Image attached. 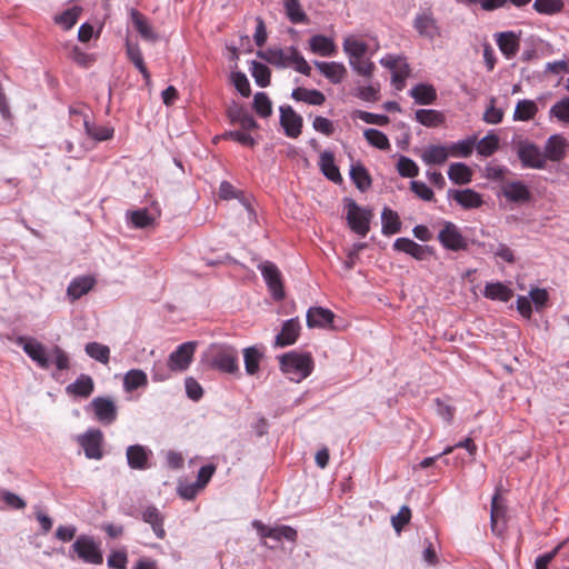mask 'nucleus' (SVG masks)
<instances>
[{"instance_id": "nucleus-64", "label": "nucleus", "mask_w": 569, "mask_h": 569, "mask_svg": "<svg viewBox=\"0 0 569 569\" xmlns=\"http://www.w3.org/2000/svg\"><path fill=\"white\" fill-rule=\"evenodd\" d=\"M411 518V510L407 506H402L399 512L392 517L391 522L397 532H400L402 528L409 523Z\"/></svg>"}, {"instance_id": "nucleus-30", "label": "nucleus", "mask_w": 569, "mask_h": 569, "mask_svg": "<svg viewBox=\"0 0 569 569\" xmlns=\"http://www.w3.org/2000/svg\"><path fill=\"white\" fill-rule=\"evenodd\" d=\"M94 385L90 376L81 375L73 383H70L66 390L69 395L88 398L93 391Z\"/></svg>"}, {"instance_id": "nucleus-49", "label": "nucleus", "mask_w": 569, "mask_h": 569, "mask_svg": "<svg viewBox=\"0 0 569 569\" xmlns=\"http://www.w3.org/2000/svg\"><path fill=\"white\" fill-rule=\"evenodd\" d=\"M81 12V7H72L71 9L66 10L61 14L56 16L54 22L62 26L66 30H69L77 23Z\"/></svg>"}, {"instance_id": "nucleus-52", "label": "nucleus", "mask_w": 569, "mask_h": 569, "mask_svg": "<svg viewBox=\"0 0 569 569\" xmlns=\"http://www.w3.org/2000/svg\"><path fill=\"white\" fill-rule=\"evenodd\" d=\"M251 73L258 86L266 88L270 84L271 72L267 66L257 61H252Z\"/></svg>"}, {"instance_id": "nucleus-38", "label": "nucleus", "mask_w": 569, "mask_h": 569, "mask_svg": "<svg viewBox=\"0 0 569 569\" xmlns=\"http://www.w3.org/2000/svg\"><path fill=\"white\" fill-rule=\"evenodd\" d=\"M538 113V106L533 100L523 99L520 100L513 112V119L516 121H529Z\"/></svg>"}, {"instance_id": "nucleus-10", "label": "nucleus", "mask_w": 569, "mask_h": 569, "mask_svg": "<svg viewBox=\"0 0 569 569\" xmlns=\"http://www.w3.org/2000/svg\"><path fill=\"white\" fill-rule=\"evenodd\" d=\"M197 343L193 341L184 342L173 351L168 359V367L171 371H183L186 370L196 351Z\"/></svg>"}, {"instance_id": "nucleus-6", "label": "nucleus", "mask_w": 569, "mask_h": 569, "mask_svg": "<svg viewBox=\"0 0 569 569\" xmlns=\"http://www.w3.org/2000/svg\"><path fill=\"white\" fill-rule=\"evenodd\" d=\"M413 27L420 37L433 41L442 36L441 27L431 11L427 10L416 16Z\"/></svg>"}, {"instance_id": "nucleus-40", "label": "nucleus", "mask_w": 569, "mask_h": 569, "mask_svg": "<svg viewBox=\"0 0 569 569\" xmlns=\"http://www.w3.org/2000/svg\"><path fill=\"white\" fill-rule=\"evenodd\" d=\"M449 179L457 184H466L471 181V169L461 162L451 163L448 170Z\"/></svg>"}, {"instance_id": "nucleus-61", "label": "nucleus", "mask_w": 569, "mask_h": 569, "mask_svg": "<svg viewBox=\"0 0 569 569\" xmlns=\"http://www.w3.org/2000/svg\"><path fill=\"white\" fill-rule=\"evenodd\" d=\"M379 83L362 86L357 89L356 96L367 102H376L379 100Z\"/></svg>"}, {"instance_id": "nucleus-42", "label": "nucleus", "mask_w": 569, "mask_h": 569, "mask_svg": "<svg viewBox=\"0 0 569 569\" xmlns=\"http://www.w3.org/2000/svg\"><path fill=\"white\" fill-rule=\"evenodd\" d=\"M382 233L395 234L400 231L401 222L397 212L385 208L381 213Z\"/></svg>"}, {"instance_id": "nucleus-47", "label": "nucleus", "mask_w": 569, "mask_h": 569, "mask_svg": "<svg viewBox=\"0 0 569 569\" xmlns=\"http://www.w3.org/2000/svg\"><path fill=\"white\" fill-rule=\"evenodd\" d=\"M562 0H535L533 9L541 14H556L563 10Z\"/></svg>"}, {"instance_id": "nucleus-32", "label": "nucleus", "mask_w": 569, "mask_h": 569, "mask_svg": "<svg viewBox=\"0 0 569 569\" xmlns=\"http://www.w3.org/2000/svg\"><path fill=\"white\" fill-rule=\"evenodd\" d=\"M128 465L132 469H146L148 467V451L140 445H133L127 449Z\"/></svg>"}, {"instance_id": "nucleus-31", "label": "nucleus", "mask_w": 569, "mask_h": 569, "mask_svg": "<svg viewBox=\"0 0 569 569\" xmlns=\"http://www.w3.org/2000/svg\"><path fill=\"white\" fill-rule=\"evenodd\" d=\"M483 296L490 300L507 302L513 297V291L502 282H491L486 284Z\"/></svg>"}, {"instance_id": "nucleus-46", "label": "nucleus", "mask_w": 569, "mask_h": 569, "mask_svg": "<svg viewBox=\"0 0 569 569\" xmlns=\"http://www.w3.org/2000/svg\"><path fill=\"white\" fill-rule=\"evenodd\" d=\"M476 142V137L458 141L448 148L449 154L467 158L472 153Z\"/></svg>"}, {"instance_id": "nucleus-22", "label": "nucleus", "mask_w": 569, "mask_h": 569, "mask_svg": "<svg viewBox=\"0 0 569 569\" xmlns=\"http://www.w3.org/2000/svg\"><path fill=\"white\" fill-rule=\"evenodd\" d=\"M393 248L398 251L410 254L417 260H422L428 253H430L428 247H423L409 238H398L393 243Z\"/></svg>"}, {"instance_id": "nucleus-16", "label": "nucleus", "mask_w": 569, "mask_h": 569, "mask_svg": "<svg viewBox=\"0 0 569 569\" xmlns=\"http://www.w3.org/2000/svg\"><path fill=\"white\" fill-rule=\"evenodd\" d=\"M506 506L496 493L491 500V530L497 536H501L506 530Z\"/></svg>"}, {"instance_id": "nucleus-15", "label": "nucleus", "mask_w": 569, "mask_h": 569, "mask_svg": "<svg viewBox=\"0 0 569 569\" xmlns=\"http://www.w3.org/2000/svg\"><path fill=\"white\" fill-rule=\"evenodd\" d=\"M280 123L290 138H298L301 133L302 118L291 107L280 108Z\"/></svg>"}, {"instance_id": "nucleus-5", "label": "nucleus", "mask_w": 569, "mask_h": 569, "mask_svg": "<svg viewBox=\"0 0 569 569\" xmlns=\"http://www.w3.org/2000/svg\"><path fill=\"white\" fill-rule=\"evenodd\" d=\"M517 154L522 166L526 168H546V157H543V152L532 142L519 141L517 143Z\"/></svg>"}, {"instance_id": "nucleus-11", "label": "nucleus", "mask_w": 569, "mask_h": 569, "mask_svg": "<svg viewBox=\"0 0 569 569\" xmlns=\"http://www.w3.org/2000/svg\"><path fill=\"white\" fill-rule=\"evenodd\" d=\"M102 432L97 429L88 430L78 438V442L83 448L86 457L97 460L102 458Z\"/></svg>"}, {"instance_id": "nucleus-36", "label": "nucleus", "mask_w": 569, "mask_h": 569, "mask_svg": "<svg viewBox=\"0 0 569 569\" xmlns=\"http://www.w3.org/2000/svg\"><path fill=\"white\" fill-rule=\"evenodd\" d=\"M452 197L465 209L479 208L482 204L481 196L472 189L453 191Z\"/></svg>"}, {"instance_id": "nucleus-58", "label": "nucleus", "mask_w": 569, "mask_h": 569, "mask_svg": "<svg viewBox=\"0 0 569 569\" xmlns=\"http://www.w3.org/2000/svg\"><path fill=\"white\" fill-rule=\"evenodd\" d=\"M84 128L86 132L92 137L94 140L103 141L108 140L113 134V129L109 127H94L92 126L89 120H84Z\"/></svg>"}, {"instance_id": "nucleus-12", "label": "nucleus", "mask_w": 569, "mask_h": 569, "mask_svg": "<svg viewBox=\"0 0 569 569\" xmlns=\"http://www.w3.org/2000/svg\"><path fill=\"white\" fill-rule=\"evenodd\" d=\"M17 342L22 346L24 352L43 369L50 365L46 347L36 339L19 337Z\"/></svg>"}, {"instance_id": "nucleus-59", "label": "nucleus", "mask_w": 569, "mask_h": 569, "mask_svg": "<svg viewBox=\"0 0 569 569\" xmlns=\"http://www.w3.org/2000/svg\"><path fill=\"white\" fill-rule=\"evenodd\" d=\"M351 68L360 76L370 78L375 70V63L365 57L350 60Z\"/></svg>"}, {"instance_id": "nucleus-13", "label": "nucleus", "mask_w": 569, "mask_h": 569, "mask_svg": "<svg viewBox=\"0 0 569 569\" xmlns=\"http://www.w3.org/2000/svg\"><path fill=\"white\" fill-rule=\"evenodd\" d=\"M568 149L569 142L565 137L561 134H552L548 138L542 152L543 157H546V161L559 162L565 159Z\"/></svg>"}, {"instance_id": "nucleus-9", "label": "nucleus", "mask_w": 569, "mask_h": 569, "mask_svg": "<svg viewBox=\"0 0 569 569\" xmlns=\"http://www.w3.org/2000/svg\"><path fill=\"white\" fill-rule=\"evenodd\" d=\"M263 279L267 282L272 297L276 300H282L284 298V289L280 270L277 266L270 261H264L259 266Z\"/></svg>"}, {"instance_id": "nucleus-20", "label": "nucleus", "mask_w": 569, "mask_h": 569, "mask_svg": "<svg viewBox=\"0 0 569 569\" xmlns=\"http://www.w3.org/2000/svg\"><path fill=\"white\" fill-rule=\"evenodd\" d=\"M315 66L321 74L335 84L340 83L347 74L346 67L340 62L315 61Z\"/></svg>"}, {"instance_id": "nucleus-48", "label": "nucleus", "mask_w": 569, "mask_h": 569, "mask_svg": "<svg viewBox=\"0 0 569 569\" xmlns=\"http://www.w3.org/2000/svg\"><path fill=\"white\" fill-rule=\"evenodd\" d=\"M363 136L372 147L380 150H388L390 148L389 139L382 131L377 129H366Z\"/></svg>"}, {"instance_id": "nucleus-41", "label": "nucleus", "mask_w": 569, "mask_h": 569, "mask_svg": "<svg viewBox=\"0 0 569 569\" xmlns=\"http://www.w3.org/2000/svg\"><path fill=\"white\" fill-rule=\"evenodd\" d=\"M343 50L350 61L365 57L368 51V44L355 37H348L343 41Z\"/></svg>"}, {"instance_id": "nucleus-39", "label": "nucleus", "mask_w": 569, "mask_h": 569, "mask_svg": "<svg viewBox=\"0 0 569 569\" xmlns=\"http://www.w3.org/2000/svg\"><path fill=\"white\" fill-rule=\"evenodd\" d=\"M320 168L322 173L331 181H341L339 169L335 164V157L330 151H323L320 154Z\"/></svg>"}, {"instance_id": "nucleus-51", "label": "nucleus", "mask_w": 569, "mask_h": 569, "mask_svg": "<svg viewBox=\"0 0 569 569\" xmlns=\"http://www.w3.org/2000/svg\"><path fill=\"white\" fill-rule=\"evenodd\" d=\"M350 176L357 188L365 191L371 186V179L363 166H353L350 170Z\"/></svg>"}, {"instance_id": "nucleus-2", "label": "nucleus", "mask_w": 569, "mask_h": 569, "mask_svg": "<svg viewBox=\"0 0 569 569\" xmlns=\"http://www.w3.org/2000/svg\"><path fill=\"white\" fill-rule=\"evenodd\" d=\"M280 365L283 372L292 375V380L297 382L307 378L312 369L313 361L309 355L289 352L280 358Z\"/></svg>"}, {"instance_id": "nucleus-28", "label": "nucleus", "mask_w": 569, "mask_h": 569, "mask_svg": "<svg viewBox=\"0 0 569 569\" xmlns=\"http://www.w3.org/2000/svg\"><path fill=\"white\" fill-rule=\"evenodd\" d=\"M142 519L144 522L151 526L153 532L159 539H163L166 537V530L163 528V516L156 507H147L142 512Z\"/></svg>"}, {"instance_id": "nucleus-17", "label": "nucleus", "mask_w": 569, "mask_h": 569, "mask_svg": "<svg viewBox=\"0 0 569 569\" xmlns=\"http://www.w3.org/2000/svg\"><path fill=\"white\" fill-rule=\"evenodd\" d=\"M501 193L511 202L523 203L530 200L531 193L521 181L506 182L501 187Z\"/></svg>"}, {"instance_id": "nucleus-54", "label": "nucleus", "mask_w": 569, "mask_h": 569, "mask_svg": "<svg viewBox=\"0 0 569 569\" xmlns=\"http://www.w3.org/2000/svg\"><path fill=\"white\" fill-rule=\"evenodd\" d=\"M550 117L558 121L569 123V97L559 100L550 108Z\"/></svg>"}, {"instance_id": "nucleus-43", "label": "nucleus", "mask_w": 569, "mask_h": 569, "mask_svg": "<svg viewBox=\"0 0 569 569\" xmlns=\"http://www.w3.org/2000/svg\"><path fill=\"white\" fill-rule=\"evenodd\" d=\"M147 382V375L140 369L129 370L123 377V387L127 391L144 387Z\"/></svg>"}, {"instance_id": "nucleus-45", "label": "nucleus", "mask_w": 569, "mask_h": 569, "mask_svg": "<svg viewBox=\"0 0 569 569\" xmlns=\"http://www.w3.org/2000/svg\"><path fill=\"white\" fill-rule=\"evenodd\" d=\"M243 358L247 373H257L262 353L256 347H248L243 350Z\"/></svg>"}, {"instance_id": "nucleus-1", "label": "nucleus", "mask_w": 569, "mask_h": 569, "mask_svg": "<svg viewBox=\"0 0 569 569\" xmlns=\"http://www.w3.org/2000/svg\"><path fill=\"white\" fill-rule=\"evenodd\" d=\"M257 56L278 68L293 67L296 71L310 76L311 67L295 47L287 49L270 48L266 51H258Z\"/></svg>"}, {"instance_id": "nucleus-18", "label": "nucleus", "mask_w": 569, "mask_h": 569, "mask_svg": "<svg viewBox=\"0 0 569 569\" xmlns=\"http://www.w3.org/2000/svg\"><path fill=\"white\" fill-rule=\"evenodd\" d=\"M212 366L228 373L238 371L237 351L232 348L220 349L212 361Z\"/></svg>"}, {"instance_id": "nucleus-53", "label": "nucleus", "mask_w": 569, "mask_h": 569, "mask_svg": "<svg viewBox=\"0 0 569 569\" xmlns=\"http://www.w3.org/2000/svg\"><path fill=\"white\" fill-rule=\"evenodd\" d=\"M499 146V139L496 134L490 133L478 141L477 143V151L479 154L483 157L491 156Z\"/></svg>"}, {"instance_id": "nucleus-25", "label": "nucleus", "mask_w": 569, "mask_h": 569, "mask_svg": "<svg viewBox=\"0 0 569 569\" xmlns=\"http://www.w3.org/2000/svg\"><path fill=\"white\" fill-rule=\"evenodd\" d=\"M410 96L418 104H432L437 100V91L432 84L418 83L410 90Z\"/></svg>"}, {"instance_id": "nucleus-19", "label": "nucleus", "mask_w": 569, "mask_h": 569, "mask_svg": "<svg viewBox=\"0 0 569 569\" xmlns=\"http://www.w3.org/2000/svg\"><path fill=\"white\" fill-rule=\"evenodd\" d=\"M335 313L322 307H311L307 311V326L309 328H326L333 322Z\"/></svg>"}, {"instance_id": "nucleus-55", "label": "nucleus", "mask_w": 569, "mask_h": 569, "mask_svg": "<svg viewBox=\"0 0 569 569\" xmlns=\"http://www.w3.org/2000/svg\"><path fill=\"white\" fill-rule=\"evenodd\" d=\"M352 119H360L366 123L386 126L389 123V118L385 114H376L368 111L355 110L351 114Z\"/></svg>"}, {"instance_id": "nucleus-14", "label": "nucleus", "mask_w": 569, "mask_h": 569, "mask_svg": "<svg viewBox=\"0 0 569 569\" xmlns=\"http://www.w3.org/2000/svg\"><path fill=\"white\" fill-rule=\"evenodd\" d=\"M91 407L96 418L104 425L112 423L117 418V407L110 398L97 397L91 401Z\"/></svg>"}, {"instance_id": "nucleus-44", "label": "nucleus", "mask_w": 569, "mask_h": 569, "mask_svg": "<svg viewBox=\"0 0 569 569\" xmlns=\"http://www.w3.org/2000/svg\"><path fill=\"white\" fill-rule=\"evenodd\" d=\"M283 7L291 22L300 23L307 21V14L302 10L299 0H283Z\"/></svg>"}, {"instance_id": "nucleus-3", "label": "nucleus", "mask_w": 569, "mask_h": 569, "mask_svg": "<svg viewBox=\"0 0 569 569\" xmlns=\"http://www.w3.org/2000/svg\"><path fill=\"white\" fill-rule=\"evenodd\" d=\"M347 209L348 226L353 232L365 237L370 230L371 211L359 207L353 200L348 201Z\"/></svg>"}, {"instance_id": "nucleus-63", "label": "nucleus", "mask_w": 569, "mask_h": 569, "mask_svg": "<svg viewBox=\"0 0 569 569\" xmlns=\"http://www.w3.org/2000/svg\"><path fill=\"white\" fill-rule=\"evenodd\" d=\"M409 72V66L405 60H402L397 69L392 70V83L397 90H401L405 87V80Z\"/></svg>"}, {"instance_id": "nucleus-7", "label": "nucleus", "mask_w": 569, "mask_h": 569, "mask_svg": "<svg viewBox=\"0 0 569 569\" xmlns=\"http://www.w3.org/2000/svg\"><path fill=\"white\" fill-rule=\"evenodd\" d=\"M438 240L446 249L451 251L467 250L468 248V241L461 234L459 228L449 221L445 222L438 234Z\"/></svg>"}, {"instance_id": "nucleus-33", "label": "nucleus", "mask_w": 569, "mask_h": 569, "mask_svg": "<svg viewBox=\"0 0 569 569\" xmlns=\"http://www.w3.org/2000/svg\"><path fill=\"white\" fill-rule=\"evenodd\" d=\"M228 117L232 122H237L244 130L257 128V122L242 107L233 104L228 109Z\"/></svg>"}, {"instance_id": "nucleus-24", "label": "nucleus", "mask_w": 569, "mask_h": 569, "mask_svg": "<svg viewBox=\"0 0 569 569\" xmlns=\"http://www.w3.org/2000/svg\"><path fill=\"white\" fill-rule=\"evenodd\" d=\"M497 43L500 51L508 59L515 57L520 47L519 37L511 31L499 33L497 36Z\"/></svg>"}, {"instance_id": "nucleus-56", "label": "nucleus", "mask_w": 569, "mask_h": 569, "mask_svg": "<svg viewBox=\"0 0 569 569\" xmlns=\"http://www.w3.org/2000/svg\"><path fill=\"white\" fill-rule=\"evenodd\" d=\"M253 108L256 112L263 118H267L272 112L271 101L264 92H258L253 98Z\"/></svg>"}, {"instance_id": "nucleus-60", "label": "nucleus", "mask_w": 569, "mask_h": 569, "mask_svg": "<svg viewBox=\"0 0 569 569\" xmlns=\"http://www.w3.org/2000/svg\"><path fill=\"white\" fill-rule=\"evenodd\" d=\"M397 169L402 177L415 178L419 173L418 166L415 163V161L405 156L400 157Z\"/></svg>"}, {"instance_id": "nucleus-26", "label": "nucleus", "mask_w": 569, "mask_h": 569, "mask_svg": "<svg viewBox=\"0 0 569 569\" xmlns=\"http://www.w3.org/2000/svg\"><path fill=\"white\" fill-rule=\"evenodd\" d=\"M415 119L422 126L428 128H437L445 123V114L435 109H419L415 113Z\"/></svg>"}, {"instance_id": "nucleus-27", "label": "nucleus", "mask_w": 569, "mask_h": 569, "mask_svg": "<svg viewBox=\"0 0 569 569\" xmlns=\"http://www.w3.org/2000/svg\"><path fill=\"white\" fill-rule=\"evenodd\" d=\"M96 279L91 276L76 278L68 287L67 293L71 300H77L88 293L94 286Z\"/></svg>"}, {"instance_id": "nucleus-23", "label": "nucleus", "mask_w": 569, "mask_h": 569, "mask_svg": "<svg viewBox=\"0 0 569 569\" xmlns=\"http://www.w3.org/2000/svg\"><path fill=\"white\" fill-rule=\"evenodd\" d=\"M131 20L142 39L149 42H156L158 40V33L143 14L133 9L131 10Z\"/></svg>"}, {"instance_id": "nucleus-37", "label": "nucleus", "mask_w": 569, "mask_h": 569, "mask_svg": "<svg viewBox=\"0 0 569 569\" xmlns=\"http://www.w3.org/2000/svg\"><path fill=\"white\" fill-rule=\"evenodd\" d=\"M310 49L312 52L322 57H330L336 52V44L333 41L325 36H313L310 41Z\"/></svg>"}, {"instance_id": "nucleus-50", "label": "nucleus", "mask_w": 569, "mask_h": 569, "mask_svg": "<svg viewBox=\"0 0 569 569\" xmlns=\"http://www.w3.org/2000/svg\"><path fill=\"white\" fill-rule=\"evenodd\" d=\"M86 352L89 357L103 365L108 363L109 361L110 349L108 346L101 345L99 342H89L86 346Z\"/></svg>"}, {"instance_id": "nucleus-21", "label": "nucleus", "mask_w": 569, "mask_h": 569, "mask_svg": "<svg viewBox=\"0 0 569 569\" xmlns=\"http://www.w3.org/2000/svg\"><path fill=\"white\" fill-rule=\"evenodd\" d=\"M300 325L297 318L287 320L281 332L276 337L277 347H286L296 342L299 337Z\"/></svg>"}, {"instance_id": "nucleus-4", "label": "nucleus", "mask_w": 569, "mask_h": 569, "mask_svg": "<svg viewBox=\"0 0 569 569\" xmlns=\"http://www.w3.org/2000/svg\"><path fill=\"white\" fill-rule=\"evenodd\" d=\"M78 558L92 565H101L103 561L100 546L90 536H79L72 545Z\"/></svg>"}, {"instance_id": "nucleus-57", "label": "nucleus", "mask_w": 569, "mask_h": 569, "mask_svg": "<svg viewBox=\"0 0 569 569\" xmlns=\"http://www.w3.org/2000/svg\"><path fill=\"white\" fill-rule=\"evenodd\" d=\"M129 217L136 228L142 229L154 224V219L148 213L147 209L131 211Z\"/></svg>"}, {"instance_id": "nucleus-35", "label": "nucleus", "mask_w": 569, "mask_h": 569, "mask_svg": "<svg viewBox=\"0 0 569 569\" xmlns=\"http://www.w3.org/2000/svg\"><path fill=\"white\" fill-rule=\"evenodd\" d=\"M449 150L445 146H429L421 154V159L426 164H442L449 157Z\"/></svg>"}, {"instance_id": "nucleus-29", "label": "nucleus", "mask_w": 569, "mask_h": 569, "mask_svg": "<svg viewBox=\"0 0 569 569\" xmlns=\"http://www.w3.org/2000/svg\"><path fill=\"white\" fill-rule=\"evenodd\" d=\"M291 97L296 101H302L311 106H321L326 101V96L317 89L296 88Z\"/></svg>"}, {"instance_id": "nucleus-34", "label": "nucleus", "mask_w": 569, "mask_h": 569, "mask_svg": "<svg viewBox=\"0 0 569 569\" xmlns=\"http://www.w3.org/2000/svg\"><path fill=\"white\" fill-rule=\"evenodd\" d=\"M127 56L136 68L141 72L144 80L150 82V73L143 62V58L138 43H132L129 39L126 40Z\"/></svg>"}, {"instance_id": "nucleus-62", "label": "nucleus", "mask_w": 569, "mask_h": 569, "mask_svg": "<svg viewBox=\"0 0 569 569\" xmlns=\"http://www.w3.org/2000/svg\"><path fill=\"white\" fill-rule=\"evenodd\" d=\"M50 356L52 357V360L58 370H67L70 368V358L67 352L59 346H54L51 349Z\"/></svg>"}, {"instance_id": "nucleus-8", "label": "nucleus", "mask_w": 569, "mask_h": 569, "mask_svg": "<svg viewBox=\"0 0 569 569\" xmlns=\"http://www.w3.org/2000/svg\"><path fill=\"white\" fill-rule=\"evenodd\" d=\"M219 197L223 200L238 198L241 200V210L239 217L243 223L251 226L256 221V213L251 204L242 198V193L237 191L231 183L222 181L219 187Z\"/></svg>"}]
</instances>
